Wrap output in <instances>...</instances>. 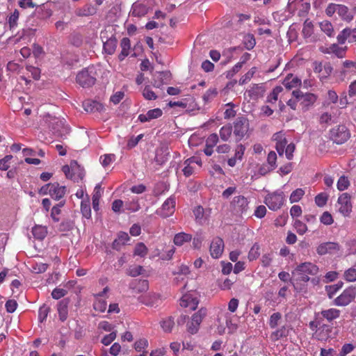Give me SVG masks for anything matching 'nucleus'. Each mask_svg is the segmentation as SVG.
Here are the masks:
<instances>
[{
	"instance_id": "obj_63",
	"label": "nucleus",
	"mask_w": 356,
	"mask_h": 356,
	"mask_svg": "<svg viewBox=\"0 0 356 356\" xmlns=\"http://www.w3.org/2000/svg\"><path fill=\"white\" fill-rule=\"evenodd\" d=\"M115 157L114 154H104L100 157V162L104 167H107L115 161Z\"/></svg>"
},
{
	"instance_id": "obj_16",
	"label": "nucleus",
	"mask_w": 356,
	"mask_h": 356,
	"mask_svg": "<svg viewBox=\"0 0 356 356\" xmlns=\"http://www.w3.org/2000/svg\"><path fill=\"white\" fill-rule=\"evenodd\" d=\"M224 250L223 240L220 237L215 238L210 245L211 255L213 258H219Z\"/></svg>"
},
{
	"instance_id": "obj_34",
	"label": "nucleus",
	"mask_w": 356,
	"mask_h": 356,
	"mask_svg": "<svg viewBox=\"0 0 356 356\" xmlns=\"http://www.w3.org/2000/svg\"><path fill=\"white\" fill-rule=\"evenodd\" d=\"M32 233L36 239L42 240L45 238L47 231L45 227L37 225L33 227Z\"/></svg>"
},
{
	"instance_id": "obj_8",
	"label": "nucleus",
	"mask_w": 356,
	"mask_h": 356,
	"mask_svg": "<svg viewBox=\"0 0 356 356\" xmlns=\"http://www.w3.org/2000/svg\"><path fill=\"white\" fill-rule=\"evenodd\" d=\"M285 198L284 193L275 191L268 193L264 199V203L268 206L269 209L277 211L280 209L284 204Z\"/></svg>"
},
{
	"instance_id": "obj_22",
	"label": "nucleus",
	"mask_w": 356,
	"mask_h": 356,
	"mask_svg": "<svg viewBox=\"0 0 356 356\" xmlns=\"http://www.w3.org/2000/svg\"><path fill=\"white\" fill-rule=\"evenodd\" d=\"M332 328L330 325L326 324L321 325V326L316 330L314 336L319 341H325L330 336Z\"/></svg>"
},
{
	"instance_id": "obj_52",
	"label": "nucleus",
	"mask_w": 356,
	"mask_h": 356,
	"mask_svg": "<svg viewBox=\"0 0 356 356\" xmlns=\"http://www.w3.org/2000/svg\"><path fill=\"white\" fill-rule=\"evenodd\" d=\"M107 307L106 301L102 299H97L93 303V308L95 311L104 312Z\"/></svg>"
},
{
	"instance_id": "obj_55",
	"label": "nucleus",
	"mask_w": 356,
	"mask_h": 356,
	"mask_svg": "<svg viewBox=\"0 0 356 356\" xmlns=\"http://www.w3.org/2000/svg\"><path fill=\"white\" fill-rule=\"evenodd\" d=\"M143 95L145 99L147 100H155L157 98V95L152 90L149 86H146L143 91Z\"/></svg>"
},
{
	"instance_id": "obj_32",
	"label": "nucleus",
	"mask_w": 356,
	"mask_h": 356,
	"mask_svg": "<svg viewBox=\"0 0 356 356\" xmlns=\"http://www.w3.org/2000/svg\"><path fill=\"white\" fill-rule=\"evenodd\" d=\"M117 44L118 42L115 38H109L104 43V51L109 55H112L115 51Z\"/></svg>"
},
{
	"instance_id": "obj_40",
	"label": "nucleus",
	"mask_w": 356,
	"mask_h": 356,
	"mask_svg": "<svg viewBox=\"0 0 356 356\" xmlns=\"http://www.w3.org/2000/svg\"><path fill=\"white\" fill-rule=\"evenodd\" d=\"M19 13L15 9L13 13L8 17V23L10 30L15 29L17 26V21L19 19Z\"/></svg>"
},
{
	"instance_id": "obj_57",
	"label": "nucleus",
	"mask_w": 356,
	"mask_h": 356,
	"mask_svg": "<svg viewBox=\"0 0 356 356\" xmlns=\"http://www.w3.org/2000/svg\"><path fill=\"white\" fill-rule=\"evenodd\" d=\"M320 221L325 225H330L334 222V219L330 212L324 211L320 217Z\"/></svg>"
},
{
	"instance_id": "obj_59",
	"label": "nucleus",
	"mask_w": 356,
	"mask_h": 356,
	"mask_svg": "<svg viewBox=\"0 0 356 356\" xmlns=\"http://www.w3.org/2000/svg\"><path fill=\"white\" fill-rule=\"evenodd\" d=\"M277 154L274 151H270L267 156L268 165L270 167L271 170H275L277 168Z\"/></svg>"
},
{
	"instance_id": "obj_49",
	"label": "nucleus",
	"mask_w": 356,
	"mask_h": 356,
	"mask_svg": "<svg viewBox=\"0 0 356 356\" xmlns=\"http://www.w3.org/2000/svg\"><path fill=\"white\" fill-rule=\"evenodd\" d=\"M148 250L143 243L136 244L134 250V254L141 257H145L147 254Z\"/></svg>"
},
{
	"instance_id": "obj_33",
	"label": "nucleus",
	"mask_w": 356,
	"mask_h": 356,
	"mask_svg": "<svg viewBox=\"0 0 356 356\" xmlns=\"http://www.w3.org/2000/svg\"><path fill=\"white\" fill-rule=\"evenodd\" d=\"M324 52L327 54L333 53L338 58H343L345 56L346 54V49L340 47L337 44H332L330 46L327 50Z\"/></svg>"
},
{
	"instance_id": "obj_17",
	"label": "nucleus",
	"mask_w": 356,
	"mask_h": 356,
	"mask_svg": "<svg viewBox=\"0 0 356 356\" xmlns=\"http://www.w3.org/2000/svg\"><path fill=\"white\" fill-rule=\"evenodd\" d=\"M47 188H50L49 195L55 200H60L66 193V187L60 186L58 183L47 184Z\"/></svg>"
},
{
	"instance_id": "obj_18",
	"label": "nucleus",
	"mask_w": 356,
	"mask_h": 356,
	"mask_svg": "<svg viewBox=\"0 0 356 356\" xmlns=\"http://www.w3.org/2000/svg\"><path fill=\"white\" fill-rule=\"evenodd\" d=\"M199 301L191 294H184L180 300V305L182 307H188L190 310H195L197 307Z\"/></svg>"
},
{
	"instance_id": "obj_27",
	"label": "nucleus",
	"mask_w": 356,
	"mask_h": 356,
	"mask_svg": "<svg viewBox=\"0 0 356 356\" xmlns=\"http://www.w3.org/2000/svg\"><path fill=\"white\" fill-rule=\"evenodd\" d=\"M120 47L122 50L120 54L118 55V58L122 61L129 54V49L131 47L130 40L128 38H123L120 42Z\"/></svg>"
},
{
	"instance_id": "obj_5",
	"label": "nucleus",
	"mask_w": 356,
	"mask_h": 356,
	"mask_svg": "<svg viewBox=\"0 0 356 356\" xmlns=\"http://www.w3.org/2000/svg\"><path fill=\"white\" fill-rule=\"evenodd\" d=\"M249 120L245 117H238L233 122V133L236 140L239 141L242 140L249 131Z\"/></svg>"
},
{
	"instance_id": "obj_3",
	"label": "nucleus",
	"mask_w": 356,
	"mask_h": 356,
	"mask_svg": "<svg viewBox=\"0 0 356 356\" xmlns=\"http://www.w3.org/2000/svg\"><path fill=\"white\" fill-rule=\"evenodd\" d=\"M62 171L65 174L66 178L78 181L83 179L84 177V170L78 164L76 161H72L70 165H65L62 168Z\"/></svg>"
},
{
	"instance_id": "obj_24",
	"label": "nucleus",
	"mask_w": 356,
	"mask_h": 356,
	"mask_svg": "<svg viewBox=\"0 0 356 356\" xmlns=\"http://www.w3.org/2000/svg\"><path fill=\"white\" fill-rule=\"evenodd\" d=\"M97 13V8L92 4H86L81 8L76 9V14L80 17L93 15Z\"/></svg>"
},
{
	"instance_id": "obj_39",
	"label": "nucleus",
	"mask_w": 356,
	"mask_h": 356,
	"mask_svg": "<svg viewBox=\"0 0 356 356\" xmlns=\"http://www.w3.org/2000/svg\"><path fill=\"white\" fill-rule=\"evenodd\" d=\"M232 127L230 124L222 127L220 129V138L224 141H227L232 135Z\"/></svg>"
},
{
	"instance_id": "obj_44",
	"label": "nucleus",
	"mask_w": 356,
	"mask_h": 356,
	"mask_svg": "<svg viewBox=\"0 0 356 356\" xmlns=\"http://www.w3.org/2000/svg\"><path fill=\"white\" fill-rule=\"evenodd\" d=\"M81 211L84 218L87 219H90L91 218V209L89 200L81 202Z\"/></svg>"
},
{
	"instance_id": "obj_47",
	"label": "nucleus",
	"mask_w": 356,
	"mask_h": 356,
	"mask_svg": "<svg viewBox=\"0 0 356 356\" xmlns=\"http://www.w3.org/2000/svg\"><path fill=\"white\" fill-rule=\"evenodd\" d=\"M65 201L63 200L60 201L58 204L52 207L51 216L54 221L58 222L59 220L58 218H57V216H58L60 213V208L65 205Z\"/></svg>"
},
{
	"instance_id": "obj_11",
	"label": "nucleus",
	"mask_w": 356,
	"mask_h": 356,
	"mask_svg": "<svg viewBox=\"0 0 356 356\" xmlns=\"http://www.w3.org/2000/svg\"><path fill=\"white\" fill-rule=\"evenodd\" d=\"M249 202L248 198L243 195L235 196L230 203L232 210L236 213L243 214L248 209Z\"/></svg>"
},
{
	"instance_id": "obj_45",
	"label": "nucleus",
	"mask_w": 356,
	"mask_h": 356,
	"mask_svg": "<svg viewBox=\"0 0 356 356\" xmlns=\"http://www.w3.org/2000/svg\"><path fill=\"white\" fill-rule=\"evenodd\" d=\"M26 70L28 72V77L31 76L35 80H38L40 77V70L38 67L32 65H27Z\"/></svg>"
},
{
	"instance_id": "obj_23",
	"label": "nucleus",
	"mask_w": 356,
	"mask_h": 356,
	"mask_svg": "<svg viewBox=\"0 0 356 356\" xmlns=\"http://www.w3.org/2000/svg\"><path fill=\"white\" fill-rule=\"evenodd\" d=\"M149 10V8L144 3L135 2L131 6V15L134 17H144Z\"/></svg>"
},
{
	"instance_id": "obj_10",
	"label": "nucleus",
	"mask_w": 356,
	"mask_h": 356,
	"mask_svg": "<svg viewBox=\"0 0 356 356\" xmlns=\"http://www.w3.org/2000/svg\"><path fill=\"white\" fill-rule=\"evenodd\" d=\"M207 315V309L205 308H201L196 313H195L191 320L187 323V330L191 334H196L200 328V325L202 322L204 318Z\"/></svg>"
},
{
	"instance_id": "obj_42",
	"label": "nucleus",
	"mask_w": 356,
	"mask_h": 356,
	"mask_svg": "<svg viewBox=\"0 0 356 356\" xmlns=\"http://www.w3.org/2000/svg\"><path fill=\"white\" fill-rule=\"evenodd\" d=\"M260 255V246L257 243H255L250 248L248 253V259L250 261L256 260Z\"/></svg>"
},
{
	"instance_id": "obj_54",
	"label": "nucleus",
	"mask_w": 356,
	"mask_h": 356,
	"mask_svg": "<svg viewBox=\"0 0 356 356\" xmlns=\"http://www.w3.org/2000/svg\"><path fill=\"white\" fill-rule=\"evenodd\" d=\"M328 195L325 193H321L315 197V203L319 207H322L327 204Z\"/></svg>"
},
{
	"instance_id": "obj_50",
	"label": "nucleus",
	"mask_w": 356,
	"mask_h": 356,
	"mask_svg": "<svg viewBox=\"0 0 356 356\" xmlns=\"http://www.w3.org/2000/svg\"><path fill=\"white\" fill-rule=\"evenodd\" d=\"M174 321L171 317H168L161 321V326L163 328V330L166 332H171L174 326Z\"/></svg>"
},
{
	"instance_id": "obj_61",
	"label": "nucleus",
	"mask_w": 356,
	"mask_h": 356,
	"mask_svg": "<svg viewBox=\"0 0 356 356\" xmlns=\"http://www.w3.org/2000/svg\"><path fill=\"white\" fill-rule=\"evenodd\" d=\"M49 265L44 263H35L32 265V271L35 273H42L47 270Z\"/></svg>"
},
{
	"instance_id": "obj_19",
	"label": "nucleus",
	"mask_w": 356,
	"mask_h": 356,
	"mask_svg": "<svg viewBox=\"0 0 356 356\" xmlns=\"http://www.w3.org/2000/svg\"><path fill=\"white\" fill-rule=\"evenodd\" d=\"M83 109L88 113L102 112L104 110L102 104L92 99H86L83 102Z\"/></svg>"
},
{
	"instance_id": "obj_21",
	"label": "nucleus",
	"mask_w": 356,
	"mask_h": 356,
	"mask_svg": "<svg viewBox=\"0 0 356 356\" xmlns=\"http://www.w3.org/2000/svg\"><path fill=\"white\" fill-rule=\"evenodd\" d=\"M282 84L288 90L298 88L301 85V79L293 74H289L283 80Z\"/></svg>"
},
{
	"instance_id": "obj_29",
	"label": "nucleus",
	"mask_w": 356,
	"mask_h": 356,
	"mask_svg": "<svg viewBox=\"0 0 356 356\" xmlns=\"http://www.w3.org/2000/svg\"><path fill=\"white\" fill-rule=\"evenodd\" d=\"M321 30L328 37L332 38L334 35V30L332 24L328 20H323L319 23Z\"/></svg>"
},
{
	"instance_id": "obj_4",
	"label": "nucleus",
	"mask_w": 356,
	"mask_h": 356,
	"mask_svg": "<svg viewBox=\"0 0 356 356\" xmlns=\"http://www.w3.org/2000/svg\"><path fill=\"white\" fill-rule=\"evenodd\" d=\"M350 137L348 129L343 124L336 126L330 129V138L337 145L346 143Z\"/></svg>"
},
{
	"instance_id": "obj_20",
	"label": "nucleus",
	"mask_w": 356,
	"mask_h": 356,
	"mask_svg": "<svg viewBox=\"0 0 356 356\" xmlns=\"http://www.w3.org/2000/svg\"><path fill=\"white\" fill-rule=\"evenodd\" d=\"M162 110L156 108L148 111L145 114H140L138 119L140 122L144 123L153 119L159 118L162 115Z\"/></svg>"
},
{
	"instance_id": "obj_36",
	"label": "nucleus",
	"mask_w": 356,
	"mask_h": 356,
	"mask_svg": "<svg viewBox=\"0 0 356 356\" xmlns=\"http://www.w3.org/2000/svg\"><path fill=\"white\" fill-rule=\"evenodd\" d=\"M304 38H309L314 33V25L311 21L306 19L303 24L302 31Z\"/></svg>"
},
{
	"instance_id": "obj_2",
	"label": "nucleus",
	"mask_w": 356,
	"mask_h": 356,
	"mask_svg": "<svg viewBox=\"0 0 356 356\" xmlns=\"http://www.w3.org/2000/svg\"><path fill=\"white\" fill-rule=\"evenodd\" d=\"M78 84L83 88H90L96 81V71L93 66H90L79 72L76 77Z\"/></svg>"
},
{
	"instance_id": "obj_58",
	"label": "nucleus",
	"mask_w": 356,
	"mask_h": 356,
	"mask_svg": "<svg viewBox=\"0 0 356 356\" xmlns=\"http://www.w3.org/2000/svg\"><path fill=\"white\" fill-rule=\"evenodd\" d=\"M49 311V307L47 306L46 305H43L40 307L38 311V319L40 322H43L46 320Z\"/></svg>"
},
{
	"instance_id": "obj_14",
	"label": "nucleus",
	"mask_w": 356,
	"mask_h": 356,
	"mask_svg": "<svg viewBox=\"0 0 356 356\" xmlns=\"http://www.w3.org/2000/svg\"><path fill=\"white\" fill-rule=\"evenodd\" d=\"M176 201L173 197L168 198L157 211V213L163 218L172 215L175 210Z\"/></svg>"
},
{
	"instance_id": "obj_12",
	"label": "nucleus",
	"mask_w": 356,
	"mask_h": 356,
	"mask_svg": "<svg viewBox=\"0 0 356 356\" xmlns=\"http://www.w3.org/2000/svg\"><path fill=\"white\" fill-rule=\"evenodd\" d=\"M351 197L347 193H342L338 198L337 203L339 205V211L343 216L346 217L350 215L352 211Z\"/></svg>"
},
{
	"instance_id": "obj_7",
	"label": "nucleus",
	"mask_w": 356,
	"mask_h": 356,
	"mask_svg": "<svg viewBox=\"0 0 356 356\" xmlns=\"http://www.w3.org/2000/svg\"><path fill=\"white\" fill-rule=\"evenodd\" d=\"M44 121L54 134L57 136H62L67 132V128L65 126V122L55 116L47 115L44 117Z\"/></svg>"
},
{
	"instance_id": "obj_35",
	"label": "nucleus",
	"mask_w": 356,
	"mask_h": 356,
	"mask_svg": "<svg viewBox=\"0 0 356 356\" xmlns=\"http://www.w3.org/2000/svg\"><path fill=\"white\" fill-rule=\"evenodd\" d=\"M195 221L199 224H202L205 220L204 209L202 206H197L193 209Z\"/></svg>"
},
{
	"instance_id": "obj_25",
	"label": "nucleus",
	"mask_w": 356,
	"mask_h": 356,
	"mask_svg": "<svg viewBox=\"0 0 356 356\" xmlns=\"http://www.w3.org/2000/svg\"><path fill=\"white\" fill-rule=\"evenodd\" d=\"M289 330L286 325L277 329L273 332L270 335V339L273 342L277 341L282 338L286 337L289 335Z\"/></svg>"
},
{
	"instance_id": "obj_9",
	"label": "nucleus",
	"mask_w": 356,
	"mask_h": 356,
	"mask_svg": "<svg viewBox=\"0 0 356 356\" xmlns=\"http://www.w3.org/2000/svg\"><path fill=\"white\" fill-rule=\"evenodd\" d=\"M355 298L356 288L349 286L334 300L333 303L336 306L345 307L351 303Z\"/></svg>"
},
{
	"instance_id": "obj_31",
	"label": "nucleus",
	"mask_w": 356,
	"mask_h": 356,
	"mask_svg": "<svg viewBox=\"0 0 356 356\" xmlns=\"http://www.w3.org/2000/svg\"><path fill=\"white\" fill-rule=\"evenodd\" d=\"M192 239V236L189 234L180 232L175 234L173 242L176 245L181 246L184 243L189 242Z\"/></svg>"
},
{
	"instance_id": "obj_60",
	"label": "nucleus",
	"mask_w": 356,
	"mask_h": 356,
	"mask_svg": "<svg viewBox=\"0 0 356 356\" xmlns=\"http://www.w3.org/2000/svg\"><path fill=\"white\" fill-rule=\"evenodd\" d=\"M294 227L297 233L300 235H303L307 230V225L300 220H296L294 222Z\"/></svg>"
},
{
	"instance_id": "obj_38",
	"label": "nucleus",
	"mask_w": 356,
	"mask_h": 356,
	"mask_svg": "<svg viewBox=\"0 0 356 356\" xmlns=\"http://www.w3.org/2000/svg\"><path fill=\"white\" fill-rule=\"evenodd\" d=\"M101 197V187L99 185H97L94 189V193L92 195V207L95 211L99 209V199Z\"/></svg>"
},
{
	"instance_id": "obj_51",
	"label": "nucleus",
	"mask_w": 356,
	"mask_h": 356,
	"mask_svg": "<svg viewBox=\"0 0 356 356\" xmlns=\"http://www.w3.org/2000/svg\"><path fill=\"white\" fill-rule=\"evenodd\" d=\"M343 278L347 282H355L356 281V268H350L344 272Z\"/></svg>"
},
{
	"instance_id": "obj_30",
	"label": "nucleus",
	"mask_w": 356,
	"mask_h": 356,
	"mask_svg": "<svg viewBox=\"0 0 356 356\" xmlns=\"http://www.w3.org/2000/svg\"><path fill=\"white\" fill-rule=\"evenodd\" d=\"M337 9V14L343 20L349 22L353 19V15L349 13L348 8L345 5L338 4Z\"/></svg>"
},
{
	"instance_id": "obj_6",
	"label": "nucleus",
	"mask_w": 356,
	"mask_h": 356,
	"mask_svg": "<svg viewBox=\"0 0 356 356\" xmlns=\"http://www.w3.org/2000/svg\"><path fill=\"white\" fill-rule=\"evenodd\" d=\"M293 96L300 102L303 111H308L316 102L317 97L313 93H303L302 91L297 90L292 92Z\"/></svg>"
},
{
	"instance_id": "obj_28",
	"label": "nucleus",
	"mask_w": 356,
	"mask_h": 356,
	"mask_svg": "<svg viewBox=\"0 0 356 356\" xmlns=\"http://www.w3.org/2000/svg\"><path fill=\"white\" fill-rule=\"evenodd\" d=\"M194 163H197V158L191 157L184 161V168L182 171L186 177H189L193 173L194 167L192 165Z\"/></svg>"
},
{
	"instance_id": "obj_26",
	"label": "nucleus",
	"mask_w": 356,
	"mask_h": 356,
	"mask_svg": "<svg viewBox=\"0 0 356 356\" xmlns=\"http://www.w3.org/2000/svg\"><path fill=\"white\" fill-rule=\"evenodd\" d=\"M69 302V300L65 298L60 300L58 304V312L59 314L60 320L62 321H64L67 319Z\"/></svg>"
},
{
	"instance_id": "obj_48",
	"label": "nucleus",
	"mask_w": 356,
	"mask_h": 356,
	"mask_svg": "<svg viewBox=\"0 0 356 356\" xmlns=\"http://www.w3.org/2000/svg\"><path fill=\"white\" fill-rule=\"evenodd\" d=\"M125 209L131 212H136L140 208L137 199H133L131 201L126 202L124 204Z\"/></svg>"
},
{
	"instance_id": "obj_64",
	"label": "nucleus",
	"mask_w": 356,
	"mask_h": 356,
	"mask_svg": "<svg viewBox=\"0 0 356 356\" xmlns=\"http://www.w3.org/2000/svg\"><path fill=\"white\" fill-rule=\"evenodd\" d=\"M349 181L347 177L345 176H341L339 177L338 181H337V188L339 191H344L349 186Z\"/></svg>"
},
{
	"instance_id": "obj_62",
	"label": "nucleus",
	"mask_w": 356,
	"mask_h": 356,
	"mask_svg": "<svg viewBox=\"0 0 356 356\" xmlns=\"http://www.w3.org/2000/svg\"><path fill=\"white\" fill-rule=\"evenodd\" d=\"M154 299H155L154 295L147 294V295L141 296L140 298V302L147 306L152 307L154 305Z\"/></svg>"
},
{
	"instance_id": "obj_1",
	"label": "nucleus",
	"mask_w": 356,
	"mask_h": 356,
	"mask_svg": "<svg viewBox=\"0 0 356 356\" xmlns=\"http://www.w3.org/2000/svg\"><path fill=\"white\" fill-rule=\"evenodd\" d=\"M318 271L317 266L309 263L305 262L298 265L293 272V284L295 291H300L302 288V284H305L309 280V275H316Z\"/></svg>"
},
{
	"instance_id": "obj_13",
	"label": "nucleus",
	"mask_w": 356,
	"mask_h": 356,
	"mask_svg": "<svg viewBox=\"0 0 356 356\" xmlns=\"http://www.w3.org/2000/svg\"><path fill=\"white\" fill-rule=\"evenodd\" d=\"M341 311L336 308H329L323 309L322 311L316 313L317 319H321L323 322L326 321L328 323H332L333 321L339 318Z\"/></svg>"
},
{
	"instance_id": "obj_56",
	"label": "nucleus",
	"mask_w": 356,
	"mask_h": 356,
	"mask_svg": "<svg viewBox=\"0 0 356 356\" xmlns=\"http://www.w3.org/2000/svg\"><path fill=\"white\" fill-rule=\"evenodd\" d=\"M342 283L339 284H334L331 286H326L325 289L327 296L330 299H332L337 292L341 288Z\"/></svg>"
},
{
	"instance_id": "obj_43",
	"label": "nucleus",
	"mask_w": 356,
	"mask_h": 356,
	"mask_svg": "<svg viewBox=\"0 0 356 356\" xmlns=\"http://www.w3.org/2000/svg\"><path fill=\"white\" fill-rule=\"evenodd\" d=\"M282 315L280 312L273 313L269 318L268 324L270 328L274 329L279 325Z\"/></svg>"
},
{
	"instance_id": "obj_46",
	"label": "nucleus",
	"mask_w": 356,
	"mask_h": 356,
	"mask_svg": "<svg viewBox=\"0 0 356 356\" xmlns=\"http://www.w3.org/2000/svg\"><path fill=\"white\" fill-rule=\"evenodd\" d=\"M257 71V67H252L248 72H247L241 78L239 79V84L243 85L250 81V79L253 77L254 74Z\"/></svg>"
},
{
	"instance_id": "obj_41",
	"label": "nucleus",
	"mask_w": 356,
	"mask_h": 356,
	"mask_svg": "<svg viewBox=\"0 0 356 356\" xmlns=\"http://www.w3.org/2000/svg\"><path fill=\"white\" fill-rule=\"evenodd\" d=\"M305 191L302 188H297L293 191L289 197V201L291 203H295L299 202L305 195Z\"/></svg>"
},
{
	"instance_id": "obj_37",
	"label": "nucleus",
	"mask_w": 356,
	"mask_h": 356,
	"mask_svg": "<svg viewBox=\"0 0 356 356\" xmlns=\"http://www.w3.org/2000/svg\"><path fill=\"white\" fill-rule=\"evenodd\" d=\"M283 90V88L280 86H275L272 92L267 97V102L275 104L277 100L278 95Z\"/></svg>"
},
{
	"instance_id": "obj_15",
	"label": "nucleus",
	"mask_w": 356,
	"mask_h": 356,
	"mask_svg": "<svg viewBox=\"0 0 356 356\" xmlns=\"http://www.w3.org/2000/svg\"><path fill=\"white\" fill-rule=\"evenodd\" d=\"M340 246L337 243L325 242L321 243L316 248V252L319 255H325L326 254H333L339 250Z\"/></svg>"
},
{
	"instance_id": "obj_53",
	"label": "nucleus",
	"mask_w": 356,
	"mask_h": 356,
	"mask_svg": "<svg viewBox=\"0 0 356 356\" xmlns=\"http://www.w3.org/2000/svg\"><path fill=\"white\" fill-rule=\"evenodd\" d=\"M218 95V91L216 88H210L204 94L202 99L204 103H208Z\"/></svg>"
}]
</instances>
